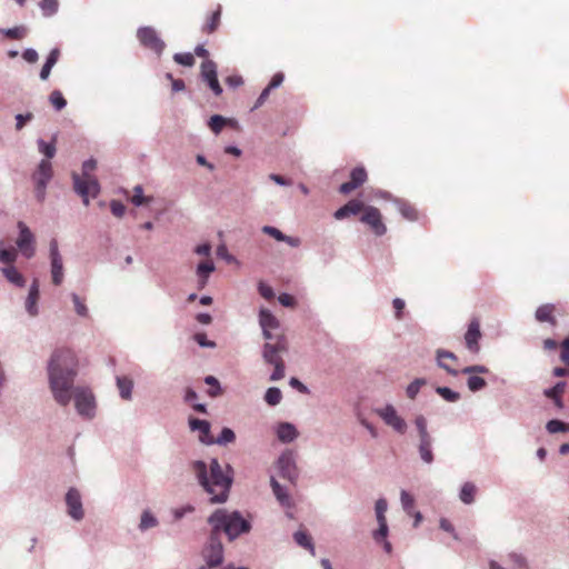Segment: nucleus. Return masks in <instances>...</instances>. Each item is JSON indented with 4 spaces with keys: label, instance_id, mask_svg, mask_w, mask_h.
Here are the masks:
<instances>
[{
    "label": "nucleus",
    "instance_id": "21",
    "mask_svg": "<svg viewBox=\"0 0 569 569\" xmlns=\"http://www.w3.org/2000/svg\"><path fill=\"white\" fill-rule=\"evenodd\" d=\"M39 283L33 280L26 300V309L31 317L38 315Z\"/></svg>",
    "mask_w": 569,
    "mask_h": 569
},
{
    "label": "nucleus",
    "instance_id": "49",
    "mask_svg": "<svg viewBox=\"0 0 569 569\" xmlns=\"http://www.w3.org/2000/svg\"><path fill=\"white\" fill-rule=\"evenodd\" d=\"M209 128L214 132L219 133L226 124V119L222 116L214 114L209 120Z\"/></svg>",
    "mask_w": 569,
    "mask_h": 569
},
{
    "label": "nucleus",
    "instance_id": "20",
    "mask_svg": "<svg viewBox=\"0 0 569 569\" xmlns=\"http://www.w3.org/2000/svg\"><path fill=\"white\" fill-rule=\"evenodd\" d=\"M262 232L272 237L277 241H283V242L288 243L292 248H297L301 243V240L299 238L286 236L276 227L264 226V227H262Z\"/></svg>",
    "mask_w": 569,
    "mask_h": 569
},
{
    "label": "nucleus",
    "instance_id": "54",
    "mask_svg": "<svg viewBox=\"0 0 569 569\" xmlns=\"http://www.w3.org/2000/svg\"><path fill=\"white\" fill-rule=\"evenodd\" d=\"M400 498H401V503H402L403 509L408 513H411V510L413 509V506H415L413 497L409 492H407L406 490H402Z\"/></svg>",
    "mask_w": 569,
    "mask_h": 569
},
{
    "label": "nucleus",
    "instance_id": "5",
    "mask_svg": "<svg viewBox=\"0 0 569 569\" xmlns=\"http://www.w3.org/2000/svg\"><path fill=\"white\" fill-rule=\"evenodd\" d=\"M97 167V162L93 159L87 160L82 164V177L77 173H73V186L77 193H79L86 206L89 204V196L97 197L100 187L98 180L90 174Z\"/></svg>",
    "mask_w": 569,
    "mask_h": 569
},
{
    "label": "nucleus",
    "instance_id": "8",
    "mask_svg": "<svg viewBox=\"0 0 569 569\" xmlns=\"http://www.w3.org/2000/svg\"><path fill=\"white\" fill-rule=\"evenodd\" d=\"M360 221L367 224L378 237H381L387 232V227L382 221V214L380 210L373 206L366 207L360 216Z\"/></svg>",
    "mask_w": 569,
    "mask_h": 569
},
{
    "label": "nucleus",
    "instance_id": "23",
    "mask_svg": "<svg viewBox=\"0 0 569 569\" xmlns=\"http://www.w3.org/2000/svg\"><path fill=\"white\" fill-rule=\"evenodd\" d=\"M565 389H566V382L560 381V382L556 383L555 387L545 390V396L547 398L551 399L553 401V403L556 405V407L561 409L563 407L562 395L565 392Z\"/></svg>",
    "mask_w": 569,
    "mask_h": 569
},
{
    "label": "nucleus",
    "instance_id": "25",
    "mask_svg": "<svg viewBox=\"0 0 569 569\" xmlns=\"http://www.w3.org/2000/svg\"><path fill=\"white\" fill-rule=\"evenodd\" d=\"M277 436L282 442H290L297 438L298 432L291 423L282 422L277 429Z\"/></svg>",
    "mask_w": 569,
    "mask_h": 569
},
{
    "label": "nucleus",
    "instance_id": "51",
    "mask_svg": "<svg viewBox=\"0 0 569 569\" xmlns=\"http://www.w3.org/2000/svg\"><path fill=\"white\" fill-rule=\"evenodd\" d=\"M468 388L471 391H479L486 387V380L479 376H470L468 379Z\"/></svg>",
    "mask_w": 569,
    "mask_h": 569
},
{
    "label": "nucleus",
    "instance_id": "64",
    "mask_svg": "<svg viewBox=\"0 0 569 569\" xmlns=\"http://www.w3.org/2000/svg\"><path fill=\"white\" fill-rule=\"evenodd\" d=\"M206 82L208 83L209 88L213 91L216 96H220L222 93V88L218 81V77L208 79L206 80Z\"/></svg>",
    "mask_w": 569,
    "mask_h": 569
},
{
    "label": "nucleus",
    "instance_id": "43",
    "mask_svg": "<svg viewBox=\"0 0 569 569\" xmlns=\"http://www.w3.org/2000/svg\"><path fill=\"white\" fill-rule=\"evenodd\" d=\"M415 426L418 430L419 438H427V437L431 436L428 431L427 419L422 415H419L416 417Z\"/></svg>",
    "mask_w": 569,
    "mask_h": 569
},
{
    "label": "nucleus",
    "instance_id": "36",
    "mask_svg": "<svg viewBox=\"0 0 569 569\" xmlns=\"http://www.w3.org/2000/svg\"><path fill=\"white\" fill-rule=\"evenodd\" d=\"M201 77L204 81L217 77V66L212 60H206L202 62Z\"/></svg>",
    "mask_w": 569,
    "mask_h": 569
},
{
    "label": "nucleus",
    "instance_id": "46",
    "mask_svg": "<svg viewBox=\"0 0 569 569\" xmlns=\"http://www.w3.org/2000/svg\"><path fill=\"white\" fill-rule=\"evenodd\" d=\"M436 392L449 402L459 400L460 395L448 387H438Z\"/></svg>",
    "mask_w": 569,
    "mask_h": 569
},
{
    "label": "nucleus",
    "instance_id": "56",
    "mask_svg": "<svg viewBox=\"0 0 569 569\" xmlns=\"http://www.w3.org/2000/svg\"><path fill=\"white\" fill-rule=\"evenodd\" d=\"M110 209L112 214L116 216L117 218H121L126 212V207L120 201L117 200H112L110 202Z\"/></svg>",
    "mask_w": 569,
    "mask_h": 569
},
{
    "label": "nucleus",
    "instance_id": "50",
    "mask_svg": "<svg viewBox=\"0 0 569 569\" xmlns=\"http://www.w3.org/2000/svg\"><path fill=\"white\" fill-rule=\"evenodd\" d=\"M4 36L9 39L20 40L26 36V29L23 27H14L6 30H1Z\"/></svg>",
    "mask_w": 569,
    "mask_h": 569
},
{
    "label": "nucleus",
    "instance_id": "14",
    "mask_svg": "<svg viewBox=\"0 0 569 569\" xmlns=\"http://www.w3.org/2000/svg\"><path fill=\"white\" fill-rule=\"evenodd\" d=\"M259 323L262 328V333L266 340L271 341L276 339V335L272 333V330L279 329L280 322L269 310H260Z\"/></svg>",
    "mask_w": 569,
    "mask_h": 569
},
{
    "label": "nucleus",
    "instance_id": "60",
    "mask_svg": "<svg viewBox=\"0 0 569 569\" xmlns=\"http://www.w3.org/2000/svg\"><path fill=\"white\" fill-rule=\"evenodd\" d=\"M400 211L402 216L409 220H416L418 218L417 210L411 206H402Z\"/></svg>",
    "mask_w": 569,
    "mask_h": 569
},
{
    "label": "nucleus",
    "instance_id": "62",
    "mask_svg": "<svg viewBox=\"0 0 569 569\" xmlns=\"http://www.w3.org/2000/svg\"><path fill=\"white\" fill-rule=\"evenodd\" d=\"M259 293L267 300H270L274 297V292L272 288L262 282L259 283Z\"/></svg>",
    "mask_w": 569,
    "mask_h": 569
},
{
    "label": "nucleus",
    "instance_id": "3",
    "mask_svg": "<svg viewBox=\"0 0 569 569\" xmlns=\"http://www.w3.org/2000/svg\"><path fill=\"white\" fill-rule=\"evenodd\" d=\"M209 523L212 526L216 536L219 537L220 532L223 531L230 540L250 530V523L238 511L228 512L226 509L216 510L210 516Z\"/></svg>",
    "mask_w": 569,
    "mask_h": 569
},
{
    "label": "nucleus",
    "instance_id": "16",
    "mask_svg": "<svg viewBox=\"0 0 569 569\" xmlns=\"http://www.w3.org/2000/svg\"><path fill=\"white\" fill-rule=\"evenodd\" d=\"M66 503L68 507V513L76 520L83 518V509L81 503V497L77 489L71 488L67 492Z\"/></svg>",
    "mask_w": 569,
    "mask_h": 569
},
{
    "label": "nucleus",
    "instance_id": "53",
    "mask_svg": "<svg viewBox=\"0 0 569 569\" xmlns=\"http://www.w3.org/2000/svg\"><path fill=\"white\" fill-rule=\"evenodd\" d=\"M71 297H72V301L74 303L76 312L81 317H87L88 308H87L84 301L77 293H72Z\"/></svg>",
    "mask_w": 569,
    "mask_h": 569
},
{
    "label": "nucleus",
    "instance_id": "1",
    "mask_svg": "<svg viewBox=\"0 0 569 569\" xmlns=\"http://www.w3.org/2000/svg\"><path fill=\"white\" fill-rule=\"evenodd\" d=\"M78 360L70 349H57L48 365L49 385L54 400L61 405H69L74 397L76 408L79 415L92 418L94 415V397L90 389L73 387L77 376Z\"/></svg>",
    "mask_w": 569,
    "mask_h": 569
},
{
    "label": "nucleus",
    "instance_id": "30",
    "mask_svg": "<svg viewBox=\"0 0 569 569\" xmlns=\"http://www.w3.org/2000/svg\"><path fill=\"white\" fill-rule=\"evenodd\" d=\"M221 20V7L218 6V8L211 13V16L208 18L207 22L202 27V31L206 33H213Z\"/></svg>",
    "mask_w": 569,
    "mask_h": 569
},
{
    "label": "nucleus",
    "instance_id": "41",
    "mask_svg": "<svg viewBox=\"0 0 569 569\" xmlns=\"http://www.w3.org/2000/svg\"><path fill=\"white\" fill-rule=\"evenodd\" d=\"M282 399V393L280 389L276 387H271L267 390L264 395V400L270 406H277Z\"/></svg>",
    "mask_w": 569,
    "mask_h": 569
},
{
    "label": "nucleus",
    "instance_id": "26",
    "mask_svg": "<svg viewBox=\"0 0 569 569\" xmlns=\"http://www.w3.org/2000/svg\"><path fill=\"white\" fill-rule=\"evenodd\" d=\"M2 273L9 282L16 284L17 287H24V277L18 271V269L14 266H8L2 268Z\"/></svg>",
    "mask_w": 569,
    "mask_h": 569
},
{
    "label": "nucleus",
    "instance_id": "6",
    "mask_svg": "<svg viewBox=\"0 0 569 569\" xmlns=\"http://www.w3.org/2000/svg\"><path fill=\"white\" fill-rule=\"evenodd\" d=\"M52 166L49 160H41L38 169L32 174L34 181V194L38 201L42 202L46 197V188L52 178Z\"/></svg>",
    "mask_w": 569,
    "mask_h": 569
},
{
    "label": "nucleus",
    "instance_id": "22",
    "mask_svg": "<svg viewBox=\"0 0 569 569\" xmlns=\"http://www.w3.org/2000/svg\"><path fill=\"white\" fill-rule=\"evenodd\" d=\"M270 485L273 491V495L276 496L277 500L282 507L291 508L293 506L291 497L288 495V492L280 486V483L274 479V477H271Z\"/></svg>",
    "mask_w": 569,
    "mask_h": 569
},
{
    "label": "nucleus",
    "instance_id": "18",
    "mask_svg": "<svg viewBox=\"0 0 569 569\" xmlns=\"http://www.w3.org/2000/svg\"><path fill=\"white\" fill-rule=\"evenodd\" d=\"M437 361L439 367L445 369L448 373L452 376L458 375V370L456 369L458 358L453 352L439 349L437 351Z\"/></svg>",
    "mask_w": 569,
    "mask_h": 569
},
{
    "label": "nucleus",
    "instance_id": "57",
    "mask_svg": "<svg viewBox=\"0 0 569 569\" xmlns=\"http://www.w3.org/2000/svg\"><path fill=\"white\" fill-rule=\"evenodd\" d=\"M378 523H379V528L375 532L373 537L377 541H380L387 537L388 526H387V520L378 521Z\"/></svg>",
    "mask_w": 569,
    "mask_h": 569
},
{
    "label": "nucleus",
    "instance_id": "10",
    "mask_svg": "<svg viewBox=\"0 0 569 569\" xmlns=\"http://www.w3.org/2000/svg\"><path fill=\"white\" fill-rule=\"evenodd\" d=\"M376 413L383 420V422L391 427L399 433L407 431V422L401 418L392 405H387L382 408L376 409Z\"/></svg>",
    "mask_w": 569,
    "mask_h": 569
},
{
    "label": "nucleus",
    "instance_id": "2",
    "mask_svg": "<svg viewBox=\"0 0 569 569\" xmlns=\"http://www.w3.org/2000/svg\"><path fill=\"white\" fill-rule=\"evenodd\" d=\"M193 471L199 483L210 496L211 503H221L228 499L232 485V470L221 467L217 459L210 461L209 468L203 461L193 462Z\"/></svg>",
    "mask_w": 569,
    "mask_h": 569
},
{
    "label": "nucleus",
    "instance_id": "52",
    "mask_svg": "<svg viewBox=\"0 0 569 569\" xmlns=\"http://www.w3.org/2000/svg\"><path fill=\"white\" fill-rule=\"evenodd\" d=\"M173 60L184 67H192L194 64V57L191 53H176Z\"/></svg>",
    "mask_w": 569,
    "mask_h": 569
},
{
    "label": "nucleus",
    "instance_id": "24",
    "mask_svg": "<svg viewBox=\"0 0 569 569\" xmlns=\"http://www.w3.org/2000/svg\"><path fill=\"white\" fill-rule=\"evenodd\" d=\"M431 445H432L431 436H429L427 438H419V446H418L419 455H420V458L426 463H431L433 461Z\"/></svg>",
    "mask_w": 569,
    "mask_h": 569
},
{
    "label": "nucleus",
    "instance_id": "32",
    "mask_svg": "<svg viewBox=\"0 0 569 569\" xmlns=\"http://www.w3.org/2000/svg\"><path fill=\"white\" fill-rule=\"evenodd\" d=\"M117 386L120 391L121 398L128 400L131 398V391L133 388V382L128 377H118L117 378Z\"/></svg>",
    "mask_w": 569,
    "mask_h": 569
},
{
    "label": "nucleus",
    "instance_id": "27",
    "mask_svg": "<svg viewBox=\"0 0 569 569\" xmlns=\"http://www.w3.org/2000/svg\"><path fill=\"white\" fill-rule=\"evenodd\" d=\"M555 306L553 305H542L536 311V319L540 322H550L551 325H556V319L553 317Z\"/></svg>",
    "mask_w": 569,
    "mask_h": 569
},
{
    "label": "nucleus",
    "instance_id": "12",
    "mask_svg": "<svg viewBox=\"0 0 569 569\" xmlns=\"http://www.w3.org/2000/svg\"><path fill=\"white\" fill-rule=\"evenodd\" d=\"M279 475L295 485L298 480V469L291 452L282 453L277 462Z\"/></svg>",
    "mask_w": 569,
    "mask_h": 569
},
{
    "label": "nucleus",
    "instance_id": "58",
    "mask_svg": "<svg viewBox=\"0 0 569 569\" xmlns=\"http://www.w3.org/2000/svg\"><path fill=\"white\" fill-rule=\"evenodd\" d=\"M32 118H33V114L31 112H28L27 114H17L16 116V120H17L16 129L21 130L28 121L32 120Z\"/></svg>",
    "mask_w": 569,
    "mask_h": 569
},
{
    "label": "nucleus",
    "instance_id": "31",
    "mask_svg": "<svg viewBox=\"0 0 569 569\" xmlns=\"http://www.w3.org/2000/svg\"><path fill=\"white\" fill-rule=\"evenodd\" d=\"M51 276L53 284L60 286L63 280V264L61 257L51 258Z\"/></svg>",
    "mask_w": 569,
    "mask_h": 569
},
{
    "label": "nucleus",
    "instance_id": "39",
    "mask_svg": "<svg viewBox=\"0 0 569 569\" xmlns=\"http://www.w3.org/2000/svg\"><path fill=\"white\" fill-rule=\"evenodd\" d=\"M427 381L423 378H417L415 379L406 390L407 397L410 399H415L417 395L419 393L421 387L426 386Z\"/></svg>",
    "mask_w": 569,
    "mask_h": 569
},
{
    "label": "nucleus",
    "instance_id": "61",
    "mask_svg": "<svg viewBox=\"0 0 569 569\" xmlns=\"http://www.w3.org/2000/svg\"><path fill=\"white\" fill-rule=\"evenodd\" d=\"M560 361L565 365V366H569V346H568V342H561L560 345Z\"/></svg>",
    "mask_w": 569,
    "mask_h": 569
},
{
    "label": "nucleus",
    "instance_id": "48",
    "mask_svg": "<svg viewBox=\"0 0 569 569\" xmlns=\"http://www.w3.org/2000/svg\"><path fill=\"white\" fill-rule=\"evenodd\" d=\"M157 523H158L157 519L149 511H144L141 516V521H140L139 527L141 530H147L149 528L156 527Z\"/></svg>",
    "mask_w": 569,
    "mask_h": 569
},
{
    "label": "nucleus",
    "instance_id": "45",
    "mask_svg": "<svg viewBox=\"0 0 569 569\" xmlns=\"http://www.w3.org/2000/svg\"><path fill=\"white\" fill-rule=\"evenodd\" d=\"M49 100H50V103L57 110H62L66 107V104H67V100L63 98L61 91H59V90H53L50 93Z\"/></svg>",
    "mask_w": 569,
    "mask_h": 569
},
{
    "label": "nucleus",
    "instance_id": "4",
    "mask_svg": "<svg viewBox=\"0 0 569 569\" xmlns=\"http://www.w3.org/2000/svg\"><path fill=\"white\" fill-rule=\"evenodd\" d=\"M288 351V341L283 333L276 335V339L267 342L263 346L262 356L267 363L274 367L271 381H278L284 377V361L282 353Z\"/></svg>",
    "mask_w": 569,
    "mask_h": 569
},
{
    "label": "nucleus",
    "instance_id": "55",
    "mask_svg": "<svg viewBox=\"0 0 569 569\" xmlns=\"http://www.w3.org/2000/svg\"><path fill=\"white\" fill-rule=\"evenodd\" d=\"M386 511H387V501L385 499L377 500L376 515H377L378 521L387 520L386 516H385Z\"/></svg>",
    "mask_w": 569,
    "mask_h": 569
},
{
    "label": "nucleus",
    "instance_id": "9",
    "mask_svg": "<svg viewBox=\"0 0 569 569\" xmlns=\"http://www.w3.org/2000/svg\"><path fill=\"white\" fill-rule=\"evenodd\" d=\"M137 38L143 47L150 49L157 54H160L166 47L157 31L151 27L139 28L137 31Z\"/></svg>",
    "mask_w": 569,
    "mask_h": 569
},
{
    "label": "nucleus",
    "instance_id": "17",
    "mask_svg": "<svg viewBox=\"0 0 569 569\" xmlns=\"http://www.w3.org/2000/svg\"><path fill=\"white\" fill-rule=\"evenodd\" d=\"M366 207L367 206L362 201H360L358 199H352V200L348 201L345 206L339 208L333 213V217L337 220H342V219L349 218L351 216L362 214Z\"/></svg>",
    "mask_w": 569,
    "mask_h": 569
},
{
    "label": "nucleus",
    "instance_id": "59",
    "mask_svg": "<svg viewBox=\"0 0 569 569\" xmlns=\"http://www.w3.org/2000/svg\"><path fill=\"white\" fill-rule=\"evenodd\" d=\"M278 300L283 307L293 308L296 306V299L289 293H281Z\"/></svg>",
    "mask_w": 569,
    "mask_h": 569
},
{
    "label": "nucleus",
    "instance_id": "11",
    "mask_svg": "<svg viewBox=\"0 0 569 569\" xmlns=\"http://www.w3.org/2000/svg\"><path fill=\"white\" fill-rule=\"evenodd\" d=\"M202 556L209 567H217L223 560V547L220 538L211 531L208 546L203 549Z\"/></svg>",
    "mask_w": 569,
    "mask_h": 569
},
{
    "label": "nucleus",
    "instance_id": "38",
    "mask_svg": "<svg viewBox=\"0 0 569 569\" xmlns=\"http://www.w3.org/2000/svg\"><path fill=\"white\" fill-rule=\"evenodd\" d=\"M142 187L141 186H137L134 187L133 189V196L130 198L131 202L139 207V206H142V204H148L151 202L152 200V197H144L143 193H142Z\"/></svg>",
    "mask_w": 569,
    "mask_h": 569
},
{
    "label": "nucleus",
    "instance_id": "15",
    "mask_svg": "<svg viewBox=\"0 0 569 569\" xmlns=\"http://www.w3.org/2000/svg\"><path fill=\"white\" fill-rule=\"evenodd\" d=\"M481 338L480 322L478 319H472L468 326L465 335V342L468 350L472 353H478L480 350L479 339Z\"/></svg>",
    "mask_w": 569,
    "mask_h": 569
},
{
    "label": "nucleus",
    "instance_id": "40",
    "mask_svg": "<svg viewBox=\"0 0 569 569\" xmlns=\"http://www.w3.org/2000/svg\"><path fill=\"white\" fill-rule=\"evenodd\" d=\"M18 258V251L14 248L0 249V261L2 263L13 266Z\"/></svg>",
    "mask_w": 569,
    "mask_h": 569
},
{
    "label": "nucleus",
    "instance_id": "29",
    "mask_svg": "<svg viewBox=\"0 0 569 569\" xmlns=\"http://www.w3.org/2000/svg\"><path fill=\"white\" fill-rule=\"evenodd\" d=\"M214 271V264L211 259L201 261L197 267V274L200 278V284L203 287L207 283L208 277Z\"/></svg>",
    "mask_w": 569,
    "mask_h": 569
},
{
    "label": "nucleus",
    "instance_id": "13",
    "mask_svg": "<svg viewBox=\"0 0 569 569\" xmlns=\"http://www.w3.org/2000/svg\"><path fill=\"white\" fill-rule=\"evenodd\" d=\"M367 178H368V174H367L366 169L363 167H356L350 172V180L347 182H343L340 186L339 191L342 194H349L353 190L361 187L367 181Z\"/></svg>",
    "mask_w": 569,
    "mask_h": 569
},
{
    "label": "nucleus",
    "instance_id": "7",
    "mask_svg": "<svg viewBox=\"0 0 569 569\" xmlns=\"http://www.w3.org/2000/svg\"><path fill=\"white\" fill-rule=\"evenodd\" d=\"M19 237L16 240V244L23 257L30 259L36 253V238L29 227L22 222H18Z\"/></svg>",
    "mask_w": 569,
    "mask_h": 569
},
{
    "label": "nucleus",
    "instance_id": "44",
    "mask_svg": "<svg viewBox=\"0 0 569 569\" xmlns=\"http://www.w3.org/2000/svg\"><path fill=\"white\" fill-rule=\"evenodd\" d=\"M39 151L46 156V160H49L54 157L56 154V144L54 140L50 143H47L43 140L38 141Z\"/></svg>",
    "mask_w": 569,
    "mask_h": 569
},
{
    "label": "nucleus",
    "instance_id": "42",
    "mask_svg": "<svg viewBox=\"0 0 569 569\" xmlns=\"http://www.w3.org/2000/svg\"><path fill=\"white\" fill-rule=\"evenodd\" d=\"M204 382L210 386V389L208 390V395L212 398L218 397L221 395V387L217 378L213 376H207L204 378Z\"/></svg>",
    "mask_w": 569,
    "mask_h": 569
},
{
    "label": "nucleus",
    "instance_id": "47",
    "mask_svg": "<svg viewBox=\"0 0 569 569\" xmlns=\"http://www.w3.org/2000/svg\"><path fill=\"white\" fill-rule=\"evenodd\" d=\"M236 439L234 432L230 428H223L220 436L214 439V443L227 445L233 442Z\"/></svg>",
    "mask_w": 569,
    "mask_h": 569
},
{
    "label": "nucleus",
    "instance_id": "28",
    "mask_svg": "<svg viewBox=\"0 0 569 569\" xmlns=\"http://www.w3.org/2000/svg\"><path fill=\"white\" fill-rule=\"evenodd\" d=\"M60 57L59 49H52L47 58L46 63L43 64L41 71H40V78L41 80H47L50 76L52 67L57 63L58 59Z\"/></svg>",
    "mask_w": 569,
    "mask_h": 569
},
{
    "label": "nucleus",
    "instance_id": "34",
    "mask_svg": "<svg viewBox=\"0 0 569 569\" xmlns=\"http://www.w3.org/2000/svg\"><path fill=\"white\" fill-rule=\"evenodd\" d=\"M477 488L471 482H466L460 491V499L462 502L469 505L473 502Z\"/></svg>",
    "mask_w": 569,
    "mask_h": 569
},
{
    "label": "nucleus",
    "instance_id": "33",
    "mask_svg": "<svg viewBox=\"0 0 569 569\" xmlns=\"http://www.w3.org/2000/svg\"><path fill=\"white\" fill-rule=\"evenodd\" d=\"M293 538H295V541L308 549L311 551L312 555H315V547H313V543H312V538L310 537V535L305 531V530H298L295 535H293Z\"/></svg>",
    "mask_w": 569,
    "mask_h": 569
},
{
    "label": "nucleus",
    "instance_id": "63",
    "mask_svg": "<svg viewBox=\"0 0 569 569\" xmlns=\"http://www.w3.org/2000/svg\"><path fill=\"white\" fill-rule=\"evenodd\" d=\"M392 306H393L395 311H396V318L398 320H400L402 318V311H403L405 306H406L405 301L402 299H400V298H396L392 301Z\"/></svg>",
    "mask_w": 569,
    "mask_h": 569
},
{
    "label": "nucleus",
    "instance_id": "35",
    "mask_svg": "<svg viewBox=\"0 0 569 569\" xmlns=\"http://www.w3.org/2000/svg\"><path fill=\"white\" fill-rule=\"evenodd\" d=\"M39 7L44 17H51L58 11L59 2L58 0H41Z\"/></svg>",
    "mask_w": 569,
    "mask_h": 569
},
{
    "label": "nucleus",
    "instance_id": "19",
    "mask_svg": "<svg viewBox=\"0 0 569 569\" xmlns=\"http://www.w3.org/2000/svg\"><path fill=\"white\" fill-rule=\"evenodd\" d=\"M191 430L200 432L199 439L206 445L214 443V438L210 433V423L206 420L192 418L189 420Z\"/></svg>",
    "mask_w": 569,
    "mask_h": 569
},
{
    "label": "nucleus",
    "instance_id": "37",
    "mask_svg": "<svg viewBox=\"0 0 569 569\" xmlns=\"http://www.w3.org/2000/svg\"><path fill=\"white\" fill-rule=\"evenodd\" d=\"M546 429L549 433L569 432V423L558 419H552L547 422Z\"/></svg>",
    "mask_w": 569,
    "mask_h": 569
}]
</instances>
